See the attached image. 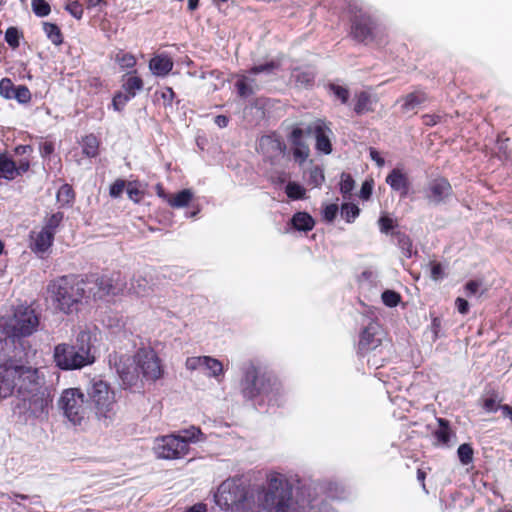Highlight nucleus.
<instances>
[{
    "label": "nucleus",
    "mask_w": 512,
    "mask_h": 512,
    "mask_svg": "<svg viewBox=\"0 0 512 512\" xmlns=\"http://www.w3.org/2000/svg\"><path fill=\"white\" fill-rule=\"evenodd\" d=\"M258 500L256 503L249 488L235 478L223 481L215 494L217 505L227 512H297L291 485L278 475L268 479V487L262 489Z\"/></svg>",
    "instance_id": "f257e3e1"
},
{
    "label": "nucleus",
    "mask_w": 512,
    "mask_h": 512,
    "mask_svg": "<svg viewBox=\"0 0 512 512\" xmlns=\"http://www.w3.org/2000/svg\"><path fill=\"white\" fill-rule=\"evenodd\" d=\"M15 392L24 408L34 416L42 414L48 406L38 368L16 364L5 354L0 364V397L7 398Z\"/></svg>",
    "instance_id": "f03ea898"
},
{
    "label": "nucleus",
    "mask_w": 512,
    "mask_h": 512,
    "mask_svg": "<svg viewBox=\"0 0 512 512\" xmlns=\"http://www.w3.org/2000/svg\"><path fill=\"white\" fill-rule=\"evenodd\" d=\"M240 388L243 398L254 401L258 406L279 405L282 396L280 381L269 373L260 372L254 365L245 369Z\"/></svg>",
    "instance_id": "7ed1b4c3"
},
{
    "label": "nucleus",
    "mask_w": 512,
    "mask_h": 512,
    "mask_svg": "<svg viewBox=\"0 0 512 512\" xmlns=\"http://www.w3.org/2000/svg\"><path fill=\"white\" fill-rule=\"evenodd\" d=\"M47 291L57 308L69 314L88 297L87 280H84V276L75 274L59 276L49 282Z\"/></svg>",
    "instance_id": "20e7f679"
},
{
    "label": "nucleus",
    "mask_w": 512,
    "mask_h": 512,
    "mask_svg": "<svg viewBox=\"0 0 512 512\" xmlns=\"http://www.w3.org/2000/svg\"><path fill=\"white\" fill-rule=\"evenodd\" d=\"M91 336L87 331H80L76 343H59L53 350V362L63 371L79 370L95 361L91 353Z\"/></svg>",
    "instance_id": "39448f33"
},
{
    "label": "nucleus",
    "mask_w": 512,
    "mask_h": 512,
    "mask_svg": "<svg viewBox=\"0 0 512 512\" xmlns=\"http://www.w3.org/2000/svg\"><path fill=\"white\" fill-rule=\"evenodd\" d=\"M40 318L35 309L27 305L17 306L13 314L4 320L3 333L13 342L33 335L39 327Z\"/></svg>",
    "instance_id": "423d86ee"
},
{
    "label": "nucleus",
    "mask_w": 512,
    "mask_h": 512,
    "mask_svg": "<svg viewBox=\"0 0 512 512\" xmlns=\"http://www.w3.org/2000/svg\"><path fill=\"white\" fill-rule=\"evenodd\" d=\"M59 408L64 416L73 425L86 423L92 412V407L80 388H68L63 390L58 401Z\"/></svg>",
    "instance_id": "0eeeda50"
},
{
    "label": "nucleus",
    "mask_w": 512,
    "mask_h": 512,
    "mask_svg": "<svg viewBox=\"0 0 512 512\" xmlns=\"http://www.w3.org/2000/svg\"><path fill=\"white\" fill-rule=\"evenodd\" d=\"M87 280V295L94 299H103L107 296L123 294L126 289V280L119 271L111 273H92L84 275Z\"/></svg>",
    "instance_id": "6e6552de"
},
{
    "label": "nucleus",
    "mask_w": 512,
    "mask_h": 512,
    "mask_svg": "<svg viewBox=\"0 0 512 512\" xmlns=\"http://www.w3.org/2000/svg\"><path fill=\"white\" fill-rule=\"evenodd\" d=\"M198 434H201L200 429L192 427L190 430H185L183 436L172 434L157 438L154 446L155 454L162 459H180L188 453L189 442L194 441Z\"/></svg>",
    "instance_id": "1a4fd4ad"
},
{
    "label": "nucleus",
    "mask_w": 512,
    "mask_h": 512,
    "mask_svg": "<svg viewBox=\"0 0 512 512\" xmlns=\"http://www.w3.org/2000/svg\"><path fill=\"white\" fill-rule=\"evenodd\" d=\"M89 403L94 408L98 419H112L115 415L116 394L111 386L103 380H93L87 389Z\"/></svg>",
    "instance_id": "9d476101"
},
{
    "label": "nucleus",
    "mask_w": 512,
    "mask_h": 512,
    "mask_svg": "<svg viewBox=\"0 0 512 512\" xmlns=\"http://www.w3.org/2000/svg\"><path fill=\"white\" fill-rule=\"evenodd\" d=\"M379 26L375 18L366 11L356 10L350 17L349 36L361 44H369L376 40Z\"/></svg>",
    "instance_id": "9b49d317"
},
{
    "label": "nucleus",
    "mask_w": 512,
    "mask_h": 512,
    "mask_svg": "<svg viewBox=\"0 0 512 512\" xmlns=\"http://www.w3.org/2000/svg\"><path fill=\"white\" fill-rule=\"evenodd\" d=\"M141 373L142 379L155 382L162 378L164 370L157 353L151 348H140L132 359Z\"/></svg>",
    "instance_id": "f8f14e48"
},
{
    "label": "nucleus",
    "mask_w": 512,
    "mask_h": 512,
    "mask_svg": "<svg viewBox=\"0 0 512 512\" xmlns=\"http://www.w3.org/2000/svg\"><path fill=\"white\" fill-rule=\"evenodd\" d=\"M114 364L122 385L125 389L141 388L143 379L136 364L129 363L130 358L126 356H114Z\"/></svg>",
    "instance_id": "ddd939ff"
},
{
    "label": "nucleus",
    "mask_w": 512,
    "mask_h": 512,
    "mask_svg": "<svg viewBox=\"0 0 512 512\" xmlns=\"http://www.w3.org/2000/svg\"><path fill=\"white\" fill-rule=\"evenodd\" d=\"M307 134H313L315 137V149L325 155L332 153V143L330 135L332 130L329 125L323 119H316L314 122L308 125Z\"/></svg>",
    "instance_id": "4468645a"
},
{
    "label": "nucleus",
    "mask_w": 512,
    "mask_h": 512,
    "mask_svg": "<svg viewBox=\"0 0 512 512\" xmlns=\"http://www.w3.org/2000/svg\"><path fill=\"white\" fill-rule=\"evenodd\" d=\"M380 334L381 326L379 323L376 321L369 322V324L360 333L357 345V354L364 356L368 352L379 347L382 343Z\"/></svg>",
    "instance_id": "2eb2a0df"
},
{
    "label": "nucleus",
    "mask_w": 512,
    "mask_h": 512,
    "mask_svg": "<svg viewBox=\"0 0 512 512\" xmlns=\"http://www.w3.org/2000/svg\"><path fill=\"white\" fill-rule=\"evenodd\" d=\"M304 130L298 126L291 129L287 136L292 148V155L299 165L304 164L310 156V148L304 139Z\"/></svg>",
    "instance_id": "dca6fc26"
},
{
    "label": "nucleus",
    "mask_w": 512,
    "mask_h": 512,
    "mask_svg": "<svg viewBox=\"0 0 512 512\" xmlns=\"http://www.w3.org/2000/svg\"><path fill=\"white\" fill-rule=\"evenodd\" d=\"M385 182L401 199H405L409 196L412 184L409 175L403 168H393L386 176Z\"/></svg>",
    "instance_id": "f3484780"
},
{
    "label": "nucleus",
    "mask_w": 512,
    "mask_h": 512,
    "mask_svg": "<svg viewBox=\"0 0 512 512\" xmlns=\"http://www.w3.org/2000/svg\"><path fill=\"white\" fill-rule=\"evenodd\" d=\"M378 101V96L368 90L356 91L353 96L352 110L357 116L373 113Z\"/></svg>",
    "instance_id": "a211bd4d"
},
{
    "label": "nucleus",
    "mask_w": 512,
    "mask_h": 512,
    "mask_svg": "<svg viewBox=\"0 0 512 512\" xmlns=\"http://www.w3.org/2000/svg\"><path fill=\"white\" fill-rule=\"evenodd\" d=\"M452 194V186L444 177H437L429 182L426 189L427 198L434 202L440 203Z\"/></svg>",
    "instance_id": "6ab92c4d"
},
{
    "label": "nucleus",
    "mask_w": 512,
    "mask_h": 512,
    "mask_svg": "<svg viewBox=\"0 0 512 512\" xmlns=\"http://www.w3.org/2000/svg\"><path fill=\"white\" fill-rule=\"evenodd\" d=\"M54 236L41 228L40 231H32L30 233V249L36 254H43L47 252L54 242Z\"/></svg>",
    "instance_id": "aec40b11"
},
{
    "label": "nucleus",
    "mask_w": 512,
    "mask_h": 512,
    "mask_svg": "<svg viewBox=\"0 0 512 512\" xmlns=\"http://www.w3.org/2000/svg\"><path fill=\"white\" fill-rule=\"evenodd\" d=\"M173 67V59L167 54H157L149 60V69L157 77L167 76Z\"/></svg>",
    "instance_id": "412c9836"
},
{
    "label": "nucleus",
    "mask_w": 512,
    "mask_h": 512,
    "mask_svg": "<svg viewBox=\"0 0 512 512\" xmlns=\"http://www.w3.org/2000/svg\"><path fill=\"white\" fill-rule=\"evenodd\" d=\"M79 143L82 148V153L86 157L95 158L99 155L100 140L93 133L83 136Z\"/></svg>",
    "instance_id": "4be33fe9"
},
{
    "label": "nucleus",
    "mask_w": 512,
    "mask_h": 512,
    "mask_svg": "<svg viewBox=\"0 0 512 512\" xmlns=\"http://www.w3.org/2000/svg\"><path fill=\"white\" fill-rule=\"evenodd\" d=\"M290 223L295 230L303 232L311 231L315 226V220L307 212H296Z\"/></svg>",
    "instance_id": "5701e85b"
},
{
    "label": "nucleus",
    "mask_w": 512,
    "mask_h": 512,
    "mask_svg": "<svg viewBox=\"0 0 512 512\" xmlns=\"http://www.w3.org/2000/svg\"><path fill=\"white\" fill-rule=\"evenodd\" d=\"M137 71L134 70L132 73H128L124 79L122 88L124 92L134 98L139 91L144 87L143 79L136 75Z\"/></svg>",
    "instance_id": "b1692460"
},
{
    "label": "nucleus",
    "mask_w": 512,
    "mask_h": 512,
    "mask_svg": "<svg viewBox=\"0 0 512 512\" xmlns=\"http://www.w3.org/2000/svg\"><path fill=\"white\" fill-rule=\"evenodd\" d=\"M428 100V96L423 91H414L402 98V111L408 112L416 108L417 106L425 103Z\"/></svg>",
    "instance_id": "393cba45"
},
{
    "label": "nucleus",
    "mask_w": 512,
    "mask_h": 512,
    "mask_svg": "<svg viewBox=\"0 0 512 512\" xmlns=\"http://www.w3.org/2000/svg\"><path fill=\"white\" fill-rule=\"evenodd\" d=\"M16 177V162L6 154H0V178L14 180Z\"/></svg>",
    "instance_id": "a878e982"
},
{
    "label": "nucleus",
    "mask_w": 512,
    "mask_h": 512,
    "mask_svg": "<svg viewBox=\"0 0 512 512\" xmlns=\"http://www.w3.org/2000/svg\"><path fill=\"white\" fill-rule=\"evenodd\" d=\"M42 28L45 35L52 42V44L55 46H61L63 44L64 36L57 24L51 22H43Z\"/></svg>",
    "instance_id": "bb28decb"
},
{
    "label": "nucleus",
    "mask_w": 512,
    "mask_h": 512,
    "mask_svg": "<svg viewBox=\"0 0 512 512\" xmlns=\"http://www.w3.org/2000/svg\"><path fill=\"white\" fill-rule=\"evenodd\" d=\"M192 199V191L190 189H183L176 194L170 195L168 205L172 208H183L188 206Z\"/></svg>",
    "instance_id": "cd10ccee"
},
{
    "label": "nucleus",
    "mask_w": 512,
    "mask_h": 512,
    "mask_svg": "<svg viewBox=\"0 0 512 512\" xmlns=\"http://www.w3.org/2000/svg\"><path fill=\"white\" fill-rule=\"evenodd\" d=\"M502 399L495 389L486 392V397L482 399V408L488 413L496 412L500 408Z\"/></svg>",
    "instance_id": "c85d7f7f"
},
{
    "label": "nucleus",
    "mask_w": 512,
    "mask_h": 512,
    "mask_svg": "<svg viewBox=\"0 0 512 512\" xmlns=\"http://www.w3.org/2000/svg\"><path fill=\"white\" fill-rule=\"evenodd\" d=\"M437 421L439 428L434 431L433 435L437 439L438 443L447 445L452 435L449 421L444 418H438Z\"/></svg>",
    "instance_id": "c756f323"
},
{
    "label": "nucleus",
    "mask_w": 512,
    "mask_h": 512,
    "mask_svg": "<svg viewBox=\"0 0 512 512\" xmlns=\"http://www.w3.org/2000/svg\"><path fill=\"white\" fill-rule=\"evenodd\" d=\"M63 220H64L63 212L57 211L55 213H52L51 215L46 216L44 218V223H43L42 229L49 233H52L53 236L55 237L56 232H57L58 228L61 226Z\"/></svg>",
    "instance_id": "7c9ffc66"
},
{
    "label": "nucleus",
    "mask_w": 512,
    "mask_h": 512,
    "mask_svg": "<svg viewBox=\"0 0 512 512\" xmlns=\"http://www.w3.org/2000/svg\"><path fill=\"white\" fill-rule=\"evenodd\" d=\"M151 287L149 281L143 276H134L131 280L130 291L137 296H145L149 294Z\"/></svg>",
    "instance_id": "2f4dec72"
},
{
    "label": "nucleus",
    "mask_w": 512,
    "mask_h": 512,
    "mask_svg": "<svg viewBox=\"0 0 512 512\" xmlns=\"http://www.w3.org/2000/svg\"><path fill=\"white\" fill-rule=\"evenodd\" d=\"M24 35L21 30L15 26H10L5 31L4 39L8 46L12 49H17L20 46V40L23 39Z\"/></svg>",
    "instance_id": "473e14b6"
},
{
    "label": "nucleus",
    "mask_w": 512,
    "mask_h": 512,
    "mask_svg": "<svg viewBox=\"0 0 512 512\" xmlns=\"http://www.w3.org/2000/svg\"><path fill=\"white\" fill-rule=\"evenodd\" d=\"M308 184L312 187L318 188L325 182L324 170L321 166H313L308 171Z\"/></svg>",
    "instance_id": "72a5a7b5"
},
{
    "label": "nucleus",
    "mask_w": 512,
    "mask_h": 512,
    "mask_svg": "<svg viewBox=\"0 0 512 512\" xmlns=\"http://www.w3.org/2000/svg\"><path fill=\"white\" fill-rule=\"evenodd\" d=\"M327 88L342 105H346L348 103L350 91L347 87L335 83H329Z\"/></svg>",
    "instance_id": "f704fd0d"
},
{
    "label": "nucleus",
    "mask_w": 512,
    "mask_h": 512,
    "mask_svg": "<svg viewBox=\"0 0 512 512\" xmlns=\"http://www.w3.org/2000/svg\"><path fill=\"white\" fill-rule=\"evenodd\" d=\"M75 192L71 185L64 184L62 185L57 192V200L62 205H70L74 202Z\"/></svg>",
    "instance_id": "c9c22d12"
},
{
    "label": "nucleus",
    "mask_w": 512,
    "mask_h": 512,
    "mask_svg": "<svg viewBox=\"0 0 512 512\" xmlns=\"http://www.w3.org/2000/svg\"><path fill=\"white\" fill-rule=\"evenodd\" d=\"M259 145L261 148L264 146L271 147L273 150L279 151L280 153H284L286 150V145L281 139L270 135L261 137Z\"/></svg>",
    "instance_id": "e433bc0d"
},
{
    "label": "nucleus",
    "mask_w": 512,
    "mask_h": 512,
    "mask_svg": "<svg viewBox=\"0 0 512 512\" xmlns=\"http://www.w3.org/2000/svg\"><path fill=\"white\" fill-rule=\"evenodd\" d=\"M115 61L122 69L133 68L137 63V60L132 53L124 52L122 50L115 55Z\"/></svg>",
    "instance_id": "4c0bfd02"
},
{
    "label": "nucleus",
    "mask_w": 512,
    "mask_h": 512,
    "mask_svg": "<svg viewBox=\"0 0 512 512\" xmlns=\"http://www.w3.org/2000/svg\"><path fill=\"white\" fill-rule=\"evenodd\" d=\"M285 193L288 198L292 200L304 199L306 195V190L300 184L296 182H289L286 185Z\"/></svg>",
    "instance_id": "58836bf2"
},
{
    "label": "nucleus",
    "mask_w": 512,
    "mask_h": 512,
    "mask_svg": "<svg viewBox=\"0 0 512 512\" xmlns=\"http://www.w3.org/2000/svg\"><path fill=\"white\" fill-rule=\"evenodd\" d=\"M17 86L14 85L13 81L8 78H2L0 80V96L6 100H11L15 96Z\"/></svg>",
    "instance_id": "ea45409f"
},
{
    "label": "nucleus",
    "mask_w": 512,
    "mask_h": 512,
    "mask_svg": "<svg viewBox=\"0 0 512 512\" xmlns=\"http://www.w3.org/2000/svg\"><path fill=\"white\" fill-rule=\"evenodd\" d=\"M204 360L205 363L203 367L210 371L209 376L218 378L223 375V365L218 359L206 356Z\"/></svg>",
    "instance_id": "a19ab883"
},
{
    "label": "nucleus",
    "mask_w": 512,
    "mask_h": 512,
    "mask_svg": "<svg viewBox=\"0 0 512 512\" xmlns=\"http://www.w3.org/2000/svg\"><path fill=\"white\" fill-rule=\"evenodd\" d=\"M294 71H298L295 75V81L297 84L303 87H312L315 81V73L313 71H299L298 68L294 69Z\"/></svg>",
    "instance_id": "79ce46f5"
},
{
    "label": "nucleus",
    "mask_w": 512,
    "mask_h": 512,
    "mask_svg": "<svg viewBox=\"0 0 512 512\" xmlns=\"http://www.w3.org/2000/svg\"><path fill=\"white\" fill-rule=\"evenodd\" d=\"M280 63L274 60H271L267 63L255 65L250 68L249 73L252 75H258L260 73H273L275 70L279 69Z\"/></svg>",
    "instance_id": "37998d69"
},
{
    "label": "nucleus",
    "mask_w": 512,
    "mask_h": 512,
    "mask_svg": "<svg viewBox=\"0 0 512 512\" xmlns=\"http://www.w3.org/2000/svg\"><path fill=\"white\" fill-rule=\"evenodd\" d=\"M457 454L463 465H468L473 461L474 451L469 443H463L458 447Z\"/></svg>",
    "instance_id": "c03bdc74"
},
{
    "label": "nucleus",
    "mask_w": 512,
    "mask_h": 512,
    "mask_svg": "<svg viewBox=\"0 0 512 512\" xmlns=\"http://www.w3.org/2000/svg\"><path fill=\"white\" fill-rule=\"evenodd\" d=\"M31 8L38 17H46L51 13V6L46 0H31Z\"/></svg>",
    "instance_id": "a18cd8bd"
},
{
    "label": "nucleus",
    "mask_w": 512,
    "mask_h": 512,
    "mask_svg": "<svg viewBox=\"0 0 512 512\" xmlns=\"http://www.w3.org/2000/svg\"><path fill=\"white\" fill-rule=\"evenodd\" d=\"M64 9L77 20H80L83 17V6L77 0H67L64 5Z\"/></svg>",
    "instance_id": "49530a36"
},
{
    "label": "nucleus",
    "mask_w": 512,
    "mask_h": 512,
    "mask_svg": "<svg viewBox=\"0 0 512 512\" xmlns=\"http://www.w3.org/2000/svg\"><path fill=\"white\" fill-rule=\"evenodd\" d=\"M359 213L360 209L353 203H344L341 207V215L348 223L353 222Z\"/></svg>",
    "instance_id": "de8ad7c7"
},
{
    "label": "nucleus",
    "mask_w": 512,
    "mask_h": 512,
    "mask_svg": "<svg viewBox=\"0 0 512 512\" xmlns=\"http://www.w3.org/2000/svg\"><path fill=\"white\" fill-rule=\"evenodd\" d=\"M381 299L387 307L392 308L400 303L401 295L394 290H385L381 295Z\"/></svg>",
    "instance_id": "09e8293b"
},
{
    "label": "nucleus",
    "mask_w": 512,
    "mask_h": 512,
    "mask_svg": "<svg viewBox=\"0 0 512 512\" xmlns=\"http://www.w3.org/2000/svg\"><path fill=\"white\" fill-rule=\"evenodd\" d=\"M156 96H159L163 100V106L172 107L173 101L176 97L174 90L171 87H163L161 90L155 92Z\"/></svg>",
    "instance_id": "8fccbe9b"
},
{
    "label": "nucleus",
    "mask_w": 512,
    "mask_h": 512,
    "mask_svg": "<svg viewBox=\"0 0 512 512\" xmlns=\"http://www.w3.org/2000/svg\"><path fill=\"white\" fill-rule=\"evenodd\" d=\"M14 95L13 99L20 104H28L32 99L31 92L25 85H18Z\"/></svg>",
    "instance_id": "3c124183"
},
{
    "label": "nucleus",
    "mask_w": 512,
    "mask_h": 512,
    "mask_svg": "<svg viewBox=\"0 0 512 512\" xmlns=\"http://www.w3.org/2000/svg\"><path fill=\"white\" fill-rule=\"evenodd\" d=\"M354 179L349 173L343 172L341 174L340 191L343 196L349 195L354 189Z\"/></svg>",
    "instance_id": "603ef678"
},
{
    "label": "nucleus",
    "mask_w": 512,
    "mask_h": 512,
    "mask_svg": "<svg viewBox=\"0 0 512 512\" xmlns=\"http://www.w3.org/2000/svg\"><path fill=\"white\" fill-rule=\"evenodd\" d=\"M126 191L129 199L134 203H139L143 199L144 192L139 189L135 182H129Z\"/></svg>",
    "instance_id": "864d4df0"
},
{
    "label": "nucleus",
    "mask_w": 512,
    "mask_h": 512,
    "mask_svg": "<svg viewBox=\"0 0 512 512\" xmlns=\"http://www.w3.org/2000/svg\"><path fill=\"white\" fill-rule=\"evenodd\" d=\"M378 225L382 233L388 234L397 226V223L394 219L385 214L379 218Z\"/></svg>",
    "instance_id": "5fc2aeb1"
},
{
    "label": "nucleus",
    "mask_w": 512,
    "mask_h": 512,
    "mask_svg": "<svg viewBox=\"0 0 512 512\" xmlns=\"http://www.w3.org/2000/svg\"><path fill=\"white\" fill-rule=\"evenodd\" d=\"M132 99V97L130 95H128L126 92L122 93V92H118L114 95L113 97V106L116 110H121L126 104L128 101H130Z\"/></svg>",
    "instance_id": "6e6d98bb"
},
{
    "label": "nucleus",
    "mask_w": 512,
    "mask_h": 512,
    "mask_svg": "<svg viewBox=\"0 0 512 512\" xmlns=\"http://www.w3.org/2000/svg\"><path fill=\"white\" fill-rule=\"evenodd\" d=\"M126 187V182L123 179H117L115 180L111 185L109 189V194L113 198H118L123 193L124 189Z\"/></svg>",
    "instance_id": "4d7b16f0"
},
{
    "label": "nucleus",
    "mask_w": 512,
    "mask_h": 512,
    "mask_svg": "<svg viewBox=\"0 0 512 512\" xmlns=\"http://www.w3.org/2000/svg\"><path fill=\"white\" fill-rule=\"evenodd\" d=\"M204 359H206V356L188 357L185 363L186 368L188 370L193 371L200 367H203L205 363Z\"/></svg>",
    "instance_id": "13d9d810"
},
{
    "label": "nucleus",
    "mask_w": 512,
    "mask_h": 512,
    "mask_svg": "<svg viewBox=\"0 0 512 512\" xmlns=\"http://www.w3.org/2000/svg\"><path fill=\"white\" fill-rule=\"evenodd\" d=\"M429 265H430V277L433 280L437 281V280L443 278L444 270H443L441 263L436 262V261H431Z\"/></svg>",
    "instance_id": "bf43d9fd"
},
{
    "label": "nucleus",
    "mask_w": 512,
    "mask_h": 512,
    "mask_svg": "<svg viewBox=\"0 0 512 512\" xmlns=\"http://www.w3.org/2000/svg\"><path fill=\"white\" fill-rule=\"evenodd\" d=\"M398 243L400 248L406 252L408 257H410L412 250V242L410 238L403 233H398Z\"/></svg>",
    "instance_id": "052dcab7"
},
{
    "label": "nucleus",
    "mask_w": 512,
    "mask_h": 512,
    "mask_svg": "<svg viewBox=\"0 0 512 512\" xmlns=\"http://www.w3.org/2000/svg\"><path fill=\"white\" fill-rule=\"evenodd\" d=\"M338 213V206L336 204H328L323 210V219L327 222H332Z\"/></svg>",
    "instance_id": "680f3d73"
},
{
    "label": "nucleus",
    "mask_w": 512,
    "mask_h": 512,
    "mask_svg": "<svg viewBox=\"0 0 512 512\" xmlns=\"http://www.w3.org/2000/svg\"><path fill=\"white\" fill-rule=\"evenodd\" d=\"M372 191H373V180H370V181L366 180L362 183L359 196L363 200H368L372 195Z\"/></svg>",
    "instance_id": "e2e57ef3"
},
{
    "label": "nucleus",
    "mask_w": 512,
    "mask_h": 512,
    "mask_svg": "<svg viewBox=\"0 0 512 512\" xmlns=\"http://www.w3.org/2000/svg\"><path fill=\"white\" fill-rule=\"evenodd\" d=\"M30 158L31 157H21L16 163L17 177L26 173L30 169Z\"/></svg>",
    "instance_id": "0e129e2a"
},
{
    "label": "nucleus",
    "mask_w": 512,
    "mask_h": 512,
    "mask_svg": "<svg viewBox=\"0 0 512 512\" xmlns=\"http://www.w3.org/2000/svg\"><path fill=\"white\" fill-rule=\"evenodd\" d=\"M239 96L246 97L253 93L251 87L246 83L245 79L238 80L235 84Z\"/></svg>",
    "instance_id": "69168bd1"
},
{
    "label": "nucleus",
    "mask_w": 512,
    "mask_h": 512,
    "mask_svg": "<svg viewBox=\"0 0 512 512\" xmlns=\"http://www.w3.org/2000/svg\"><path fill=\"white\" fill-rule=\"evenodd\" d=\"M14 153L19 157H31L33 153V147L31 145H17L14 148Z\"/></svg>",
    "instance_id": "338daca9"
},
{
    "label": "nucleus",
    "mask_w": 512,
    "mask_h": 512,
    "mask_svg": "<svg viewBox=\"0 0 512 512\" xmlns=\"http://www.w3.org/2000/svg\"><path fill=\"white\" fill-rule=\"evenodd\" d=\"M455 305L460 314H467L469 312V303L464 298L458 297L455 300Z\"/></svg>",
    "instance_id": "774afa93"
}]
</instances>
